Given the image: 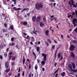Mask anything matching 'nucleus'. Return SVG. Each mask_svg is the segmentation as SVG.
<instances>
[{
    "instance_id": "f257e3e1",
    "label": "nucleus",
    "mask_w": 77,
    "mask_h": 77,
    "mask_svg": "<svg viewBox=\"0 0 77 77\" xmlns=\"http://www.w3.org/2000/svg\"><path fill=\"white\" fill-rule=\"evenodd\" d=\"M43 8L42 3L40 2L39 3H36L35 5V8L37 10H39L40 9V8Z\"/></svg>"
},
{
    "instance_id": "f03ea898",
    "label": "nucleus",
    "mask_w": 77,
    "mask_h": 77,
    "mask_svg": "<svg viewBox=\"0 0 77 77\" xmlns=\"http://www.w3.org/2000/svg\"><path fill=\"white\" fill-rule=\"evenodd\" d=\"M42 56H44V61H42L41 62L42 65H44L45 63V62H46V60H47V55H46L45 54L43 53L42 54Z\"/></svg>"
},
{
    "instance_id": "7ed1b4c3",
    "label": "nucleus",
    "mask_w": 77,
    "mask_h": 77,
    "mask_svg": "<svg viewBox=\"0 0 77 77\" xmlns=\"http://www.w3.org/2000/svg\"><path fill=\"white\" fill-rule=\"evenodd\" d=\"M75 48V47L74 45H71L69 48V50L70 51H73L74 50Z\"/></svg>"
},
{
    "instance_id": "20e7f679",
    "label": "nucleus",
    "mask_w": 77,
    "mask_h": 77,
    "mask_svg": "<svg viewBox=\"0 0 77 77\" xmlns=\"http://www.w3.org/2000/svg\"><path fill=\"white\" fill-rule=\"evenodd\" d=\"M73 23L74 26H77V20H73Z\"/></svg>"
},
{
    "instance_id": "39448f33",
    "label": "nucleus",
    "mask_w": 77,
    "mask_h": 77,
    "mask_svg": "<svg viewBox=\"0 0 77 77\" xmlns=\"http://www.w3.org/2000/svg\"><path fill=\"white\" fill-rule=\"evenodd\" d=\"M71 1H69V4L70 5H72L74 4V1L73 0H70Z\"/></svg>"
},
{
    "instance_id": "423d86ee",
    "label": "nucleus",
    "mask_w": 77,
    "mask_h": 77,
    "mask_svg": "<svg viewBox=\"0 0 77 77\" xmlns=\"http://www.w3.org/2000/svg\"><path fill=\"white\" fill-rule=\"evenodd\" d=\"M21 24H23L24 26H26L27 24V21H24L23 23L21 22Z\"/></svg>"
},
{
    "instance_id": "0eeeda50",
    "label": "nucleus",
    "mask_w": 77,
    "mask_h": 77,
    "mask_svg": "<svg viewBox=\"0 0 77 77\" xmlns=\"http://www.w3.org/2000/svg\"><path fill=\"white\" fill-rule=\"evenodd\" d=\"M48 33H49V30H46L45 32V35L46 36H48Z\"/></svg>"
},
{
    "instance_id": "6e6552de",
    "label": "nucleus",
    "mask_w": 77,
    "mask_h": 77,
    "mask_svg": "<svg viewBox=\"0 0 77 77\" xmlns=\"http://www.w3.org/2000/svg\"><path fill=\"white\" fill-rule=\"evenodd\" d=\"M72 65L73 68H74V69H75V67H76V66H75V64L73 63H72Z\"/></svg>"
},
{
    "instance_id": "1a4fd4ad",
    "label": "nucleus",
    "mask_w": 77,
    "mask_h": 77,
    "mask_svg": "<svg viewBox=\"0 0 77 77\" xmlns=\"http://www.w3.org/2000/svg\"><path fill=\"white\" fill-rule=\"evenodd\" d=\"M71 56L73 57V58H75V55L73 52L71 53Z\"/></svg>"
},
{
    "instance_id": "9d476101",
    "label": "nucleus",
    "mask_w": 77,
    "mask_h": 77,
    "mask_svg": "<svg viewBox=\"0 0 77 77\" xmlns=\"http://www.w3.org/2000/svg\"><path fill=\"white\" fill-rule=\"evenodd\" d=\"M8 62H6L5 63V67L6 68H8Z\"/></svg>"
},
{
    "instance_id": "9b49d317",
    "label": "nucleus",
    "mask_w": 77,
    "mask_h": 77,
    "mask_svg": "<svg viewBox=\"0 0 77 77\" xmlns=\"http://www.w3.org/2000/svg\"><path fill=\"white\" fill-rule=\"evenodd\" d=\"M68 67L70 70L72 69V65L70 64H69Z\"/></svg>"
},
{
    "instance_id": "f8f14e48",
    "label": "nucleus",
    "mask_w": 77,
    "mask_h": 77,
    "mask_svg": "<svg viewBox=\"0 0 77 77\" xmlns=\"http://www.w3.org/2000/svg\"><path fill=\"white\" fill-rule=\"evenodd\" d=\"M40 25L41 27H43L44 26V24L42 22H41L40 23Z\"/></svg>"
},
{
    "instance_id": "ddd939ff",
    "label": "nucleus",
    "mask_w": 77,
    "mask_h": 77,
    "mask_svg": "<svg viewBox=\"0 0 77 77\" xmlns=\"http://www.w3.org/2000/svg\"><path fill=\"white\" fill-rule=\"evenodd\" d=\"M23 65H24L25 62V57H23Z\"/></svg>"
},
{
    "instance_id": "4468645a",
    "label": "nucleus",
    "mask_w": 77,
    "mask_h": 77,
    "mask_svg": "<svg viewBox=\"0 0 77 77\" xmlns=\"http://www.w3.org/2000/svg\"><path fill=\"white\" fill-rule=\"evenodd\" d=\"M62 77H64L65 75V72H64L63 73H62L61 74Z\"/></svg>"
},
{
    "instance_id": "2eb2a0df",
    "label": "nucleus",
    "mask_w": 77,
    "mask_h": 77,
    "mask_svg": "<svg viewBox=\"0 0 77 77\" xmlns=\"http://www.w3.org/2000/svg\"><path fill=\"white\" fill-rule=\"evenodd\" d=\"M10 28L11 30H14V26L13 25H11L10 26Z\"/></svg>"
},
{
    "instance_id": "dca6fc26",
    "label": "nucleus",
    "mask_w": 77,
    "mask_h": 77,
    "mask_svg": "<svg viewBox=\"0 0 77 77\" xmlns=\"http://www.w3.org/2000/svg\"><path fill=\"white\" fill-rule=\"evenodd\" d=\"M59 68H58V69L57 70V71H56L54 73V75H55L56 74V73H57V72H58V71H59Z\"/></svg>"
},
{
    "instance_id": "f3484780",
    "label": "nucleus",
    "mask_w": 77,
    "mask_h": 77,
    "mask_svg": "<svg viewBox=\"0 0 77 77\" xmlns=\"http://www.w3.org/2000/svg\"><path fill=\"white\" fill-rule=\"evenodd\" d=\"M71 17V18H73V16H72V15H70L69 16H68V18H70V17Z\"/></svg>"
},
{
    "instance_id": "a211bd4d",
    "label": "nucleus",
    "mask_w": 77,
    "mask_h": 77,
    "mask_svg": "<svg viewBox=\"0 0 77 77\" xmlns=\"http://www.w3.org/2000/svg\"><path fill=\"white\" fill-rule=\"evenodd\" d=\"M60 54H61L60 53L58 54V58H59V57H60L61 56Z\"/></svg>"
},
{
    "instance_id": "6ab92c4d",
    "label": "nucleus",
    "mask_w": 77,
    "mask_h": 77,
    "mask_svg": "<svg viewBox=\"0 0 77 77\" xmlns=\"http://www.w3.org/2000/svg\"><path fill=\"white\" fill-rule=\"evenodd\" d=\"M48 41L50 44H51V41L50 39H48Z\"/></svg>"
},
{
    "instance_id": "aec40b11",
    "label": "nucleus",
    "mask_w": 77,
    "mask_h": 77,
    "mask_svg": "<svg viewBox=\"0 0 77 77\" xmlns=\"http://www.w3.org/2000/svg\"><path fill=\"white\" fill-rule=\"evenodd\" d=\"M41 17L38 16L37 17V20H41Z\"/></svg>"
},
{
    "instance_id": "412c9836",
    "label": "nucleus",
    "mask_w": 77,
    "mask_h": 77,
    "mask_svg": "<svg viewBox=\"0 0 77 77\" xmlns=\"http://www.w3.org/2000/svg\"><path fill=\"white\" fill-rule=\"evenodd\" d=\"M9 71H10V69H8L6 70V72H8Z\"/></svg>"
},
{
    "instance_id": "4be33fe9",
    "label": "nucleus",
    "mask_w": 77,
    "mask_h": 77,
    "mask_svg": "<svg viewBox=\"0 0 77 77\" xmlns=\"http://www.w3.org/2000/svg\"><path fill=\"white\" fill-rule=\"evenodd\" d=\"M36 17L34 16L32 17V20H36Z\"/></svg>"
},
{
    "instance_id": "5701e85b",
    "label": "nucleus",
    "mask_w": 77,
    "mask_h": 77,
    "mask_svg": "<svg viewBox=\"0 0 77 77\" xmlns=\"http://www.w3.org/2000/svg\"><path fill=\"white\" fill-rule=\"evenodd\" d=\"M72 5H73V6H74V8H76V7H77V5H75V4H74Z\"/></svg>"
},
{
    "instance_id": "b1692460",
    "label": "nucleus",
    "mask_w": 77,
    "mask_h": 77,
    "mask_svg": "<svg viewBox=\"0 0 77 77\" xmlns=\"http://www.w3.org/2000/svg\"><path fill=\"white\" fill-rule=\"evenodd\" d=\"M11 41L12 42H14V37H12L11 38Z\"/></svg>"
},
{
    "instance_id": "393cba45",
    "label": "nucleus",
    "mask_w": 77,
    "mask_h": 77,
    "mask_svg": "<svg viewBox=\"0 0 77 77\" xmlns=\"http://www.w3.org/2000/svg\"><path fill=\"white\" fill-rule=\"evenodd\" d=\"M39 47H38L37 48V51L38 52L39 51Z\"/></svg>"
},
{
    "instance_id": "a878e982",
    "label": "nucleus",
    "mask_w": 77,
    "mask_h": 77,
    "mask_svg": "<svg viewBox=\"0 0 77 77\" xmlns=\"http://www.w3.org/2000/svg\"><path fill=\"white\" fill-rule=\"evenodd\" d=\"M3 3L5 5H6V2L5 1H3Z\"/></svg>"
},
{
    "instance_id": "bb28decb",
    "label": "nucleus",
    "mask_w": 77,
    "mask_h": 77,
    "mask_svg": "<svg viewBox=\"0 0 77 77\" xmlns=\"http://www.w3.org/2000/svg\"><path fill=\"white\" fill-rule=\"evenodd\" d=\"M35 69H36V70H37V69H38V66H35Z\"/></svg>"
},
{
    "instance_id": "cd10ccee",
    "label": "nucleus",
    "mask_w": 77,
    "mask_h": 77,
    "mask_svg": "<svg viewBox=\"0 0 77 77\" xmlns=\"http://www.w3.org/2000/svg\"><path fill=\"white\" fill-rule=\"evenodd\" d=\"M73 72H77V70L76 69H74V70H73Z\"/></svg>"
},
{
    "instance_id": "c85d7f7f",
    "label": "nucleus",
    "mask_w": 77,
    "mask_h": 77,
    "mask_svg": "<svg viewBox=\"0 0 77 77\" xmlns=\"http://www.w3.org/2000/svg\"><path fill=\"white\" fill-rule=\"evenodd\" d=\"M75 12H73L72 13V16H74V15H75Z\"/></svg>"
},
{
    "instance_id": "c756f323",
    "label": "nucleus",
    "mask_w": 77,
    "mask_h": 77,
    "mask_svg": "<svg viewBox=\"0 0 77 77\" xmlns=\"http://www.w3.org/2000/svg\"><path fill=\"white\" fill-rule=\"evenodd\" d=\"M1 47L2 48H3L4 47V46H3V45H1Z\"/></svg>"
},
{
    "instance_id": "7c9ffc66",
    "label": "nucleus",
    "mask_w": 77,
    "mask_h": 77,
    "mask_svg": "<svg viewBox=\"0 0 77 77\" xmlns=\"http://www.w3.org/2000/svg\"><path fill=\"white\" fill-rule=\"evenodd\" d=\"M13 10H15V11H17V8H16V7H14Z\"/></svg>"
},
{
    "instance_id": "2f4dec72",
    "label": "nucleus",
    "mask_w": 77,
    "mask_h": 77,
    "mask_svg": "<svg viewBox=\"0 0 77 77\" xmlns=\"http://www.w3.org/2000/svg\"><path fill=\"white\" fill-rule=\"evenodd\" d=\"M26 39H30V38H29V36L28 35L27 36V37L26 38Z\"/></svg>"
},
{
    "instance_id": "473e14b6",
    "label": "nucleus",
    "mask_w": 77,
    "mask_h": 77,
    "mask_svg": "<svg viewBox=\"0 0 77 77\" xmlns=\"http://www.w3.org/2000/svg\"><path fill=\"white\" fill-rule=\"evenodd\" d=\"M9 76H11V75H12V73L10 72L9 74Z\"/></svg>"
},
{
    "instance_id": "72a5a7b5",
    "label": "nucleus",
    "mask_w": 77,
    "mask_h": 77,
    "mask_svg": "<svg viewBox=\"0 0 77 77\" xmlns=\"http://www.w3.org/2000/svg\"><path fill=\"white\" fill-rule=\"evenodd\" d=\"M6 29H3V32H6Z\"/></svg>"
},
{
    "instance_id": "f704fd0d",
    "label": "nucleus",
    "mask_w": 77,
    "mask_h": 77,
    "mask_svg": "<svg viewBox=\"0 0 77 77\" xmlns=\"http://www.w3.org/2000/svg\"><path fill=\"white\" fill-rule=\"evenodd\" d=\"M72 42L73 43H77V41H76L73 40Z\"/></svg>"
},
{
    "instance_id": "c9c22d12",
    "label": "nucleus",
    "mask_w": 77,
    "mask_h": 77,
    "mask_svg": "<svg viewBox=\"0 0 77 77\" xmlns=\"http://www.w3.org/2000/svg\"><path fill=\"white\" fill-rule=\"evenodd\" d=\"M15 57H13V58L11 59V60H15Z\"/></svg>"
},
{
    "instance_id": "e433bc0d",
    "label": "nucleus",
    "mask_w": 77,
    "mask_h": 77,
    "mask_svg": "<svg viewBox=\"0 0 77 77\" xmlns=\"http://www.w3.org/2000/svg\"><path fill=\"white\" fill-rule=\"evenodd\" d=\"M30 13H27V15L28 17H29L30 16Z\"/></svg>"
},
{
    "instance_id": "4c0bfd02",
    "label": "nucleus",
    "mask_w": 77,
    "mask_h": 77,
    "mask_svg": "<svg viewBox=\"0 0 77 77\" xmlns=\"http://www.w3.org/2000/svg\"><path fill=\"white\" fill-rule=\"evenodd\" d=\"M4 26H5V27H7V24L6 23L4 24Z\"/></svg>"
},
{
    "instance_id": "58836bf2",
    "label": "nucleus",
    "mask_w": 77,
    "mask_h": 77,
    "mask_svg": "<svg viewBox=\"0 0 77 77\" xmlns=\"http://www.w3.org/2000/svg\"><path fill=\"white\" fill-rule=\"evenodd\" d=\"M52 48L54 49V48H55V46L53 45L52 46Z\"/></svg>"
},
{
    "instance_id": "ea45409f",
    "label": "nucleus",
    "mask_w": 77,
    "mask_h": 77,
    "mask_svg": "<svg viewBox=\"0 0 77 77\" xmlns=\"http://www.w3.org/2000/svg\"><path fill=\"white\" fill-rule=\"evenodd\" d=\"M17 4V0H15V1L14 2V5H16Z\"/></svg>"
},
{
    "instance_id": "a19ab883",
    "label": "nucleus",
    "mask_w": 77,
    "mask_h": 77,
    "mask_svg": "<svg viewBox=\"0 0 77 77\" xmlns=\"http://www.w3.org/2000/svg\"><path fill=\"white\" fill-rule=\"evenodd\" d=\"M74 31L75 32H77V28H76L75 30Z\"/></svg>"
},
{
    "instance_id": "79ce46f5",
    "label": "nucleus",
    "mask_w": 77,
    "mask_h": 77,
    "mask_svg": "<svg viewBox=\"0 0 77 77\" xmlns=\"http://www.w3.org/2000/svg\"><path fill=\"white\" fill-rule=\"evenodd\" d=\"M13 45H15V43H12L11 44V46H13Z\"/></svg>"
},
{
    "instance_id": "37998d69",
    "label": "nucleus",
    "mask_w": 77,
    "mask_h": 77,
    "mask_svg": "<svg viewBox=\"0 0 77 77\" xmlns=\"http://www.w3.org/2000/svg\"><path fill=\"white\" fill-rule=\"evenodd\" d=\"M22 76L24 75V71L23 72V73L22 74Z\"/></svg>"
},
{
    "instance_id": "c03bdc74",
    "label": "nucleus",
    "mask_w": 77,
    "mask_h": 77,
    "mask_svg": "<svg viewBox=\"0 0 77 77\" xmlns=\"http://www.w3.org/2000/svg\"><path fill=\"white\" fill-rule=\"evenodd\" d=\"M32 53L34 55V56H35V57H36V54H35V53H34V52H33Z\"/></svg>"
},
{
    "instance_id": "a18cd8bd",
    "label": "nucleus",
    "mask_w": 77,
    "mask_h": 77,
    "mask_svg": "<svg viewBox=\"0 0 77 77\" xmlns=\"http://www.w3.org/2000/svg\"><path fill=\"white\" fill-rule=\"evenodd\" d=\"M75 14L76 15V17H77V11H75Z\"/></svg>"
},
{
    "instance_id": "49530a36",
    "label": "nucleus",
    "mask_w": 77,
    "mask_h": 77,
    "mask_svg": "<svg viewBox=\"0 0 77 77\" xmlns=\"http://www.w3.org/2000/svg\"><path fill=\"white\" fill-rule=\"evenodd\" d=\"M20 76V73H19L18 74L17 77H19Z\"/></svg>"
},
{
    "instance_id": "de8ad7c7",
    "label": "nucleus",
    "mask_w": 77,
    "mask_h": 77,
    "mask_svg": "<svg viewBox=\"0 0 77 77\" xmlns=\"http://www.w3.org/2000/svg\"><path fill=\"white\" fill-rule=\"evenodd\" d=\"M9 54L10 55H12V52H11L10 53H9Z\"/></svg>"
},
{
    "instance_id": "09e8293b",
    "label": "nucleus",
    "mask_w": 77,
    "mask_h": 77,
    "mask_svg": "<svg viewBox=\"0 0 77 77\" xmlns=\"http://www.w3.org/2000/svg\"><path fill=\"white\" fill-rule=\"evenodd\" d=\"M4 56H5V57H6V56H7V54L5 53L4 54Z\"/></svg>"
},
{
    "instance_id": "8fccbe9b",
    "label": "nucleus",
    "mask_w": 77,
    "mask_h": 77,
    "mask_svg": "<svg viewBox=\"0 0 77 77\" xmlns=\"http://www.w3.org/2000/svg\"><path fill=\"white\" fill-rule=\"evenodd\" d=\"M32 74V72H30V74H29V77H31V75Z\"/></svg>"
},
{
    "instance_id": "3c124183",
    "label": "nucleus",
    "mask_w": 77,
    "mask_h": 77,
    "mask_svg": "<svg viewBox=\"0 0 77 77\" xmlns=\"http://www.w3.org/2000/svg\"><path fill=\"white\" fill-rule=\"evenodd\" d=\"M0 58L1 59H2V58H3V57H2V56L0 55Z\"/></svg>"
},
{
    "instance_id": "603ef678",
    "label": "nucleus",
    "mask_w": 77,
    "mask_h": 77,
    "mask_svg": "<svg viewBox=\"0 0 77 77\" xmlns=\"http://www.w3.org/2000/svg\"><path fill=\"white\" fill-rule=\"evenodd\" d=\"M21 9V8H19L17 9V11H19V10H20Z\"/></svg>"
},
{
    "instance_id": "864d4df0",
    "label": "nucleus",
    "mask_w": 77,
    "mask_h": 77,
    "mask_svg": "<svg viewBox=\"0 0 77 77\" xmlns=\"http://www.w3.org/2000/svg\"><path fill=\"white\" fill-rule=\"evenodd\" d=\"M23 35H25V36H26V35H27L26 33H23Z\"/></svg>"
},
{
    "instance_id": "5fc2aeb1",
    "label": "nucleus",
    "mask_w": 77,
    "mask_h": 77,
    "mask_svg": "<svg viewBox=\"0 0 77 77\" xmlns=\"http://www.w3.org/2000/svg\"><path fill=\"white\" fill-rule=\"evenodd\" d=\"M20 67L19 68V70H18V72H20V71L21 70V69H20Z\"/></svg>"
},
{
    "instance_id": "6e6d98bb",
    "label": "nucleus",
    "mask_w": 77,
    "mask_h": 77,
    "mask_svg": "<svg viewBox=\"0 0 77 77\" xmlns=\"http://www.w3.org/2000/svg\"><path fill=\"white\" fill-rule=\"evenodd\" d=\"M29 68L30 69L31 68V65H29Z\"/></svg>"
},
{
    "instance_id": "4d7b16f0",
    "label": "nucleus",
    "mask_w": 77,
    "mask_h": 77,
    "mask_svg": "<svg viewBox=\"0 0 77 77\" xmlns=\"http://www.w3.org/2000/svg\"><path fill=\"white\" fill-rule=\"evenodd\" d=\"M26 10H27V9L26 8H24L23 9V11H26Z\"/></svg>"
},
{
    "instance_id": "13d9d810",
    "label": "nucleus",
    "mask_w": 77,
    "mask_h": 77,
    "mask_svg": "<svg viewBox=\"0 0 77 77\" xmlns=\"http://www.w3.org/2000/svg\"><path fill=\"white\" fill-rule=\"evenodd\" d=\"M33 33H34V34H35V35H37V33H36L35 32H34Z\"/></svg>"
},
{
    "instance_id": "bf43d9fd",
    "label": "nucleus",
    "mask_w": 77,
    "mask_h": 77,
    "mask_svg": "<svg viewBox=\"0 0 77 77\" xmlns=\"http://www.w3.org/2000/svg\"><path fill=\"white\" fill-rule=\"evenodd\" d=\"M2 15L3 17H5V14H2Z\"/></svg>"
},
{
    "instance_id": "052dcab7",
    "label": "nucleus",
    "mask_w": 77,
    "mask_h": 77,
    "mask_svg": "<svg viewBox=\"0 0 77 77\" xmlns=\"http://www.w3.org/2000/svg\"><path fill=\"white\" fill-rule=\"evenodd\" d=\"M56 3H54L53 4L54 6H56Z\"/></svg>"
},
{
    "instance_id": "680f3d73",
    "label": "nucleus",
    "mask_w": 77,
    "mask_h": 77,
    "mask_svg": "<svg viewBox=\"0 0 77 77\" xmlns=\"http://www.w3.org/2000/svg\"><path fill=\"white\" fill-rule=\"evenodd\" d=\"M12 65H13V66L14 65V63L12 62Z\"/></svg>"
},
{
    "instance_id": "e2e57ef3",
    "label": "nucleus",
    "mask_w": 77,
    "mask_h": 77,
    "mask_svg": "<svg viewBox=\"0 0 77 77\" xmlns=\"http://www.w3.org/2000/svg\"><path fill=\"white\" fill-rule=\"evenodd\" d=\"M63 59V57H61L60 60H62V59Z\"/></svg>"
},
{
    "instance_id": "0e129e2a",
    "label": "nucleus",
    "mask_w": 77,
    "mask_h": 77,
    "mask_svg": "<svg viewBox=\"0 0 77 77\" xmlns=\"http://www.w3.org/2000/svg\"><path fill=\"white\" fill-rule=\"evenodd\" d=\"M7 2H10V0H6Z\"/></svg>"
},
{
    "instance_id": "69168bd1",
    "label": "nucleus",
    "mask_w": 77,
    "mask_h": 77,
    "mask_svg": "<svg viewBox=\"0 0 77 77\" xmlns=\"http://www.w3.org/2000/svg\"><path fill=\"white\" fill-rule=\"evenodd\" d=\"M57 75H58V74L57 73L55 75V77H57Z\"/></svg>"
},
{
    "instance_id": "338daca9",
    "label": "nucleus",
    "mask_w": 77,
    "mask_h": 77,
    "mask_svg": "<svg viewBox=\"0 0 77 77\" xmlns=\"http://www.w3.org/2000/svg\"><path fill=\"white\" fill-rule=\"evenodd\" d=\"M54 41L55 43V44H57V42L56 41L54 40Z\"/></svg>"
},
{
    "instance_id": "774afa93",
    "label": "nucleus",
    "mask_w": 77,
    "mask_h": 77,
    "mask_svg": "<svg viewBox=\"0 0 77 77\" xmlns=\"http://www.w3.org/2000/svg\"><path fill=\"white\" fill-rule=\"evenodd\" d=\"M51 18H54V16H51Z\"/></svg>"
}]
</instances>
